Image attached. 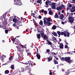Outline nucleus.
<instances>
[{
  "instance_id": "f257e3e1",
  "label": "nucleus",
  "mask_w": 75,
  "mask_h": 75,
  "mask_svg": "<svg viewBox=\"0 0 75 75\" xmlns=\"http://www.w3.org/2000/svg\"><path fill=\"white\" fill-rule=\"evenodd\" d=\"M38 32V33H39V34H38L37 35V37L38 39H40V38H41V36H40V35L41 34V37L42 38H44V39L46 40H48V36H47L46 35H44V32L41 30H39Z\"/></svg>"
},
{
  "instance_id": "f03ea898",
  "label": "nucleus",
  "mask_w": 75,
  "mask_h": 75,
  "mask_svg": "<svg viewBox=\"0 0 75 75\" xmlns=\"http://www.w3.org/2000/svg\"><path fill=\"white\" fill-rule=\"evenodd\" d=\"M44 24H46L47 26H50V25H51V23H50V21H51V18H47L46 19V20H44Z\"/></svg>"
},
{
  "instance_id": "7ed1b4c3",
  "label": "nucleus",
  "mask_w": 75,
  "mask_h": 75,
  "mask_svg": "<svg viewBox=\"0 0 75 75\" xmlns=\"http://www.w3.org/2000/svg\"><path fill=\"white\" fill-rule=\"evenodd\" d=\"M61 34L62 35H64L65 37L67 36V37H69V33L68 32H63L61 33Z\"/></svg>"
},
{
  "instance_id": "20e7f679",
  "label": "nucleus",
  "mask_w": 75,
  "mask_h": 75,
  "mask_svg": "<svg viewBox=\"0 0 75 75\" xmlns=\"http://www.w3.org/2000/svg\"><path fill=\"white\" fill-rule=\"evenodd\" d=\"M14 2H15L14 4L18 5V6H21V5H22V4H18V3H21V1L20 0H14Z\"/></svg>"
},
{
  "instance_id": "39448f33",
  "label": "nucleus",
  "mask_w": 75,
  "mask_h": 75,
  "mask_svg": "<svg viewBox=\"0 0 75 75\" xmlns=\"http://www.w3.org/2000/svg\"><path fill=\"white\" fill-rule=\"evenodd\" d=\"M56 4L55 3H52L51 4V7L52 8L54 9H56Z\"/></svg>"
},
{
  "instance_id": "423d86ee",
  "label": "nucleus",
  "mask_w": 75,
  "mask_h": 75,
  "mask_svg": "<svg viewBox=\"0 0 75 75\" xmlns=\"http://www.w3.org/2000/svg\"><path fill=\"white\" fill-rule=\"evenodd\" d=\"M69 21L70 23H73L74 20L72 17H70L69 18Z\"/></svg>"
},
{
  "instance_id": "0eeeda50",
  "label": "nucleus",
  "mask_w": 75,
  "mask_h": 75,
  "mask_svg": "<svg viewBox=\"0 0 75 75\" xmlns=\"http://www.w3.org/2000/svg\"><path fill=\"white\" fill-rule=\"evenodd\" d=\"M50 3V1H49V0H47V1L45 2V4L47 6H45L46 7H48V3Z\"/></svg>"
},
{
  "instance_id": "6e6552de",
  "label": "nucleus",
  "mask_w": 75,
  "mask_h": 75,
  "mask_svg": "<svg viewBox=\"0 0 75 75\" xmlns=\"http://www.w3.org/2000/svg\"><path fill=\"white\" fill-rule=\"evenodd\" d=\"M75 11V6H72L71 9V12L73 13Z\"/></svg>"
},
{
  "instance_id": "1a4fd4ad",
  "label": "nucleus",
  "mask_w": 75,
  "mask_h": 75,
  "mask_svg": "<svg viewBox=\"0 0 75 75\" xmlns=\"http://www.w3.org/2000/svg\"><path fill=\"white\" fill-rule=\"evenodd\" d=\"M70 57H66L65 58V61H68L70 59Z\"/></svg>"
},
{
  "instance_id": "9d476101",
  "label": "nucleus",
  "mask_w": 75,
  "mask_h": 75,
  "mask_svg": "<svg viewBox=\"0 0 75 75\" xmlns=\"http://www.w3.org/2000/svg\"><path fill=\"white\" fill-rule=\"evenodd\" d=\"M13 21L14 23H17L18 22V19L17 18H14L13 19Z\"/></svg>"
},
{
  "instance_id": "9b49d317",
  "label": "nucleus",
  "mask_w": 75,
  "mask_h": 75,
  "mask_svg": "<svg viewBox=\"0 0 75 75\" xmlns=\"http://www.w3.org/2000/svg\"><path fill=\"white\" fill-rule=\"evenodd\" d=\"M59 47L60 48L63 49V47H64V45H63V44L62 43H60V44Z\"/></svg>"
},
{
  "instance_id": "f8f14e48",
  "label": "nucleus",
  "mask_w": 75,
  "mask_h": 75,
  "mask_svg": "<svg viewBox=\"0 0 75 75\" xmlns=\"http://www.w3.org/2000/svg\"><path fill=\"white\" fill-rule=\"evenodd\" d=\"M57 10H61L62 9V7L61 6L57 7Z\"/></svg>"
},
{
  "instance_id": "ddd939ff",
  "label": "nucleus",
  "mask_w": 75,
  "mask_h": 75,
  "mask_svg": "<svg viewBox=\"0 0 75 75\" xmlns=\"http://www.w3.org/2000/svg\"><path fill=\"white\" fill-rule=\"evenodd\" d=\"M64 16L62 14H61L59 18L60 19H62L64 17Z\"/></svg>"
},
{
  "instance_id": "4468645a",
  "label": "nucleus",
  "mask_w": 75,
  "mask_h": 75,
  "mask_svg": "<svg viewBox=\"0 0 75 75\" xmlns=\"http://www.w3.org/2000/svg\"><path fill=\"white\" fill-rule=\"evenodd\" d=\"M58 53H55L54 52H52L51 54H52V55H57V54Z\"/></svg>"
},
{
  "instance_id": "2eb2a0df",
  "label": "nucleus",
  "mask_w": 75,
  "mask_h": 75,
  "mask_svg": "<svg viewBox=\"0 0 75 75\" xmlns=\"http://www.w3.org/2000/svg\"><path fill=\"white\" fill-rule=\"evenodd\" d=\"M13 59V56H11V57H10L9 58V62H10L11 61V59Z\"/></svg>"
},
{
  "instance_id": "dca6fc26",
  "label": "nucleus",
  "mask_w": 75,
  "mask_h": 75,
  "mask_svg": "<svg viewBox=\"0 0 75 75\" xmlns=\"http://www.w3.org/2000/svg\"><path fill=\"white\" fill-rule=\"evenodd\" d=\"M58 35H59L58 37H60V35H61V32L59 31H58L57 32Z\"/></svg>"
},
{
  "instance_id": "f3484780",
  "label": "nucleus",
  "mask_w": 75,
  "mask_h": 75,
  "mask_svg": "<svg viewBox=\"0 0 75 75\" xmlns=\"http://www.w3.org/2000/svg\"><path fill=\"white\" fill-rule=\"evenodd\" d=\"M48 62L50 61V60H52V57H49V58H48Z\"/></svg>"
},
{
  "instance_id": "a211bd4d",
  "label": "nucleus",
  "mask_w": 75,
  "mask_h": 75,
  "mask_svg": "<svg viewBox=\"0 0 75 75\" xmlns=\"http://www.w3.org/2000/svg\"><path fill=\"white\" fill-rule=\"evenodd\" d=\"M37 58H38V59H39L40 58V57H41V56H40V54H38L37 56Z\"/></svg>"
},
{
  "instance_id": "6ab92c4d",
  "label": "nucleus",
  "mask_w": 75,
  "mask_h": 75,
  "mask_svg": "<svg viewBox=\"0 0 75 75\" xmlns=\"http://www.w3.org/2000/svg\"><path fill=\"white\" fill-rule=\"evenodd\" d=\"M49 13L50 15H52V14H53V12L52 11H49Z\"/></svg>"
},
{
  "instance_id": "aec40b11",
  "label": "nucleus",
  "mask_w": 75,
  "mask_h": 75,
  "mask_svg": "<svg viewBox=\"0 0 75 75\" xmlns=\"http://www.w3.org/2000/svg\"><path fill=\"white\" fill-rule=\"evenodd\" d=\"M9 73V71L8 70H6L5 71V74H7Z\"/></svg>"
},
{
  "instance_id": "412c9836",
  "label": "nucleus",
  "mask_w": 75,
  "mask_h": 75,
  "mask_svg": "<svg viewBox=\"0 0 75 75\" xmlns=\"http://www.w3.org/2000/svg\"><path fill=\"white\" fill-rule=\"evenodd\" d=\"M52 34L54 36H57V33L55 32L52 33Z\"/></svg>"
},
{
  "instance_id": "4be33fe9",
  "label": "nucleus",
  "mask_w": 75,
  "mask_h": 75,
  "mask_svg": "<svg viewBox=\"0 0 75 75\" xmlns=\"http://www.w3.org/2000/svg\"><path fill=\"white\" fill-rule=\"evenodd\" d=\"M61 60L62 61H65V58L62 57L61 58Z\"/></svg>"
},
{
  "instance_id": "5701e85b",
  "label": "nucleus",
  "mask_w": 75,
  "mask_h": 75,
  "mask_svg": "<svg viewBox=\"0 0 75 75\" xmlns=\"http://www.w3.org/2000/svg\"><path fill=\"white\" fill-rule=\"evenodd\" d=\"M31 55V53H30L29 52L27 53V56H28V58H30V56Z\"/></svg>"
},
{
  "instance_id": "b1692460",
  "label": "nucleus",
  "mask_w": 75,
  "mask_h": 75,
  "mask_svg": "<svg viewBox=\"0 0 75 75\" xmlns=\"http://www.w3.org/2000/svg\"><path fill=\"white\" fill-rule=\"evenodd\" d=\"M40 25H42L43 24V23L42 22V21L40 20L39 23Z\"/></svg>"
},
{
  "instance_id": "393cba45",
  "label": "nucleus",
  "mask_w": 75,
  "mask_h": 75,
  "mask_svg": "<svg viewBox=\"0 0 75 75\" xmlns=\"http://www.w3.org/2000/svg\"><path fill=\"white\" fill-rule=\"evenodd\" d=\"M68 63H69V64H70L71 62H72V60L69 59L68 61Z\"/></svg>"
},
{
  "instance_id": "a878e982",
  "label": "nucleus",
  "mask_w": 75,
  "mask_h": 75,
  "mask_svg": "<svg viewBox=\"0 0 75 75\" xmlns=\"http://www.w3.org/2000/svg\"><path fill=\"white\" fill-rule=\"evenodd\" d=\"M56 28L57 27L53 25V26L52 27V29H53V30H55Z\"/></svg>"
},
{
  "instance_id": "bb28decb",
  "label": "nucleus",
  "mask_w": 75,
  "mask_h": 75,
  "mask_svg": "<svg viewBox=\"0 0 75 75\" xmlns=\"http://www.w3.org/2000/svg\"><path fill=\"white\" fill-rule=\"evenodd\" d=\"M41 0H37V3H40V4H41Z\"/></svg>"
},
{
  "instance_id": "cd10ccee",
  "label": "nucleus",
  "mask_w": 75,
  "mask_h": 75,
  "mask_svg": "<svg viewBox=\"0 0 75 75\" xmlns=\"http://www.w3.org/2000/svg\"><path fill=\"white\" fill-rule=\"evenodd\" d=\"M55 18H58V16L57 14H55L54 16Z\"/></svg>"
},
{
  "instance_id": "c85d7f7f",
  "label": "nucleus",
  "mask_w": 75,
  "mask_h": 75,
  "mask_svg": "<svg viewBox=\"0 0 75 75\" xmlns=\"http://www.w3.org/2000/svg\"><path fill=\"white\" fill-rule=\"evenodd\" d=\"M54 62L55 64H58V61L57 60H54Z\"/></svg>"
},
{
  "instance_id": "c756f323",
  "label": "nucleus",
  "mask_w": 75,
  "mask_h": 75,
  "mask_svg": "<svg viewBox=\"0 0 75 75\" xmlns=\"http://www.w3.org/2000/svg\"><path fill=\"white\" fill-rule=\"evenodd\" d=\"M0 18H1V19H3V18H5V17H4V16L3 15L2 16H1L0 17Z\"/></svg>"
},
{
  "instance_id": "7c9ffc66",
  "label": "nucleus",
  "mask_w": 75,
  "mask_h": 75,
  "mask_svg": "<svg viewBox=\"0 0 75 75\" xmlns=\"http://www.w3.org/2000/svg\"><path fill=\"white\" fill-rule=\"evenodd\" d=\"M14 68V66L13 65H11V68L12 69H13Z\"/></svg>"
},
{
  "instance_id": "2f4dec72",
  "label": "nucleus",
  "mask_w": 75,
  "mask_h": 75,
  "mask_svg": "<svg viewBox=\"0 0 75 75\" xmlns=\"http://www.w3.org/2000/svg\"><path fill=\"white\" fill-rule=\"evenodd\" d=\"M24 68H21V72H24Z\"/></svg>"
},
{
  "instance_id": "473e14b6",
  "label": "nucleus",
  "mask_w": 75,
  "mask_h": 75,
  "mask_svg": "<svg viewBox=\"0 0 75 75\" xmlns=\"http://www.w3.org/2000/svg\"><path fill=\"white\" fill-rule=\"evenodd\" d=\"M8 30H5V32L6 34H7L8 33Z\"/></svg>"
},
{
  "instance_id": "72a5a7b5",
  "label": "nucleus",
  "mask_w": 75,
  "mask_h": 75,
  "mask_svg": "<svg viewBox=\"0 0 75 75\" xmlns=\"http://www.w3.org/2000/svg\"><path fill=\"white\" fill-rule=\"evenodd\" d=\"M48 44L49 45H51V44H52V43L50 41H49L48 42Z\"/></svg>"
},
{
  "instance_id": "f704fd0d",
  "label": "nucleus",
  "mask_w": 75,
  "mask_h": 75,
  "mask_svg": "<svg viewBox=\"0 0 75 75\" xmlns=\"http://www.w3.org/2000/svg\"><path fill=\"white\" fill-rule=\"evenodd\" d=\"M22 63L23 64H25V65H27V64H28V63L27 62L24 63V62H22Z\"/></svg>"
},
{
  "instance_id": "c9c22d12",
  "label": "nucleus",
  "mask_w": 75,
  "mask_h": 75,
  "mask_svg": "<svg viewBox=\"0 0 75 75\" xmlns=\"http://www.w3.org/2000/svg\"><path fill=\"white\" fill-rule=\"evenodd\" d=\"M46 52H50V50L49 49H47L46 50Z\"/></svg>"
},
{
  "instance_id": "e433bc0d",
  "label": "nucleus",
  "mask_w": 75,
  "mask_h": 75,
  "mask_svg": "<svg viewBox=\"0 0 75 75\" xmlns=\"http://www.w3.org/2000/svg\"><path fill=\"white\" fill-rule=\"evenodd\" d=\"M68 46L67 45H66L65 46V48H68Z\"/></svg>"
},
{
  "instance_id": "4c0bfd02",
  "label": "nucleus",
  "mask_w": 75,
  "mask_h": 75,
  "mask_svg": "<svg viewBox=\"0 0 75 75\" xmlns=\"http://www.w3.org/2000/svg\"><path fill=\"white\" fill-rule=\"evenodd\" d=\"M44 14H47V11H45L44 12Z\"/></svg>"
},
{
  "instance_id": "58836bf2",
  "label": "nucleus",
  "mask_w": 75,
  "mask_h": 75,
  "mask_svg": "<svg viewBox=\"0 0 75 75\" xmlns=\"http://www.w3.org/2000/svg\"><path fill=\"white\" fill-rule=\"evenodd\" d=\"M69 7H72V5L71 4H70L69 5Z\"/></svg>"
},
{
  "instance_id": "ea45409f",
  "label": "nucleus",
  "mask_w": 75,
  "mask_h": 75,
  "mask_svg": "<svg viewBox=\"0 0 75 75\" xmlns=\"http://www.w3.org/2000/svg\"><path fill=\"white\" fill-rule=\"evenodd\" d=\"M15 28H17V30H18V29H19V28H18V26H16L15 27Z\"/></svg>"
},
{
  "instance_id": "a19ab883",
  "label": "nucleus",
  "mask_w": 75,
  "mask_h": 75,
  "mask_svg": "<svg viewBox=\"0 0 75 75\" xmlns=\"http://www.w3.org/2000/svg\"><path fill=\"white\" fill-rule=\"evenodd\" d=\"M73 14V13H71L70 14V15H69V16L70 17V16H72Z\"/></svg>"
},
{
  "instance_id": "79ce46f5",
  "label": "nucleus",
  "mask_w": 75,
  "mask_h": 75,
  "mask_svg": "<svg viewBox=\"0 0 75 75\" xmlns=\"http://www.w3.org/2000/svg\"><path fill=\"white\" fill-rule=\"evenodd\" d=\"M55 58L56 59H57V60H58V58L56 57V56H55Z\"/></svg>"
},
{
  "instance_id": "37998d69",
  "label": "nucleus",
  "mask_w": 75,
  "mask_h": 75,
  "mask_svg": "<svg viewBox=\"0 0 75 75\" xmlns=\"http://www.w3.org/2000/svg\"><path fill=\"white\" fill-rule=\"evenodd\" d=\"M61 14V12H60V11H59L58 12V15H60V14Z\"/></svg>"
},
{
  "instance_id": "c03bdc74",
  "label": "nucleus",
  "mask_w": 75,
  "mask_h": 75,
  "mask_svg": "<svg viewBox=\"0 0 75 75\" xmlns=\"http://www.w3.org/2000/svg\"><path fill=\"white\" fill-rule=\"evenodd\" d=\"M51 8H49L48 9V11H51Z\"/></svg>"
},
{
  "instance_id": "a18cd8bd",
  "label": "nucleus",
  "mask_w": 75,
  "mask_h": 75,
  "mask_svg": "<svg viewBox=\"0 0 75 75\" xmlns=\"http://www.w3.org/2000/svg\"><path fill=\"white\" fill-rule=\"evenodd\" d=\"M39 17L40 19H41V16H39Z\"/></svg>"
},
{
  "instance_id": "49530a36",
  "label": "nucleus",
  "mask_w": 75,
  "mask_h": 75,
  "mask_svg": "<svg viewBox=\"0 0 75 75\" xmlns=\"http://www.w3.org/2000/svg\"><path fill=\"white\" fill-rule=\"evenodd\" d=\"M69 14H70L69 13H67V14L66 16H68L69 15Z\"/></svg>"
},
{
  "instance_id": "de8ad7c7",
  "label": "nucleus",
  "mask_w": 75,
  "mask_h": 75,
  "mask_svg": "<svg viewBox=\"0 0 75 75\" xmlns=\"http://www.w3.org/2000/svg\"><path fill=\"white\" fill-rule=\"evenodd\" d=\"M21 47L23 48H24V46L23 45H21Z\"/></svg>"
},
{
  "instance_id": "09e8293b",
  "label": "nucleus",
  "mask_w": 75,
  "mask_h": 75,
  "mask_svg": "<svg viewBox=\"0 0 75 75\" xmlns=\"http://www.w3.org/2000/svg\"><path fill=\"white\" fill-rule=\"evenodd\" d=\"M13 27H15V26H16V24L13 23Z\"/></svg>"
},
{
  "instance_id": "8fccbe9b",
  "label": "nucleus",
  "mask_w": 75,
  "mask_h": 75,
  "mask_svg": "<svg viewBox=\"0 0 75 75\" xmlns=\"http://www.w3.org/2000/svg\"><path fill=\"white\" fill-rule=\"evenodd\" d=\"M18 42H19V41L18 40L17 41H16V44L18 45V44H17V43H18Z\"/></svg>"
},
{
  "instance_id": "3c124183",
  "label": "nucleus",
  "mask_w": 75,
  "mask_h": 75,
  "mask_svg": "<svg viewBox=\"0 0 75 75\" xmlns=\"http://www.w3.org/2000/svg\"><path fill=\"white\" fill-rule=\"evenodd\" d=\"M69 7H67V10H69Z\"/></svg>"
},
{
  "instance_id": "603ef678",
  "label": "nucleus",
  "mask_w": 75,
  "mask_h": 75,
  "mask_svg": "<svg viewBox=\"0 0 75 75\" xmlns=\"http://www.w3.org/2000/svg\"><path fill=\"white\" fill-rule=\"evenodd\" d=\"M42 13H44V9H42L41 10Z\"/></svg>"
},
{
  "instance_id": "864d4df0",
  "label": "nucleus",
  "mask_w": 75,
  "mask_h": 75,
  "mask_svg": "<svg viewBox=\"0 0 75 75\" xmlns=\"http://www.w3.org/2000/svg\"><path fill=\"white\" fill-rule=\"evenodd\" d=\"M31 65V66H33V64H32V63H30V65Z\"/></svg>"
},
{
  "instance_id": "5fc2aeb1",
  "label": "nucleus",
  "mask_w": 75,
  "mask_h": 75,
  "mask_svg": "<svg viewBox=\"0 0 75 75\" xmlns=\"http://www.w3.org/2000/svg\"><path fill=\"white\" fill-rule=\"evenodd\" d=\"M62 13H64V10H62Z\"/></svg>"
},
{
  "instance_id": "6e6d98bb",
  "label": "nucleus",
  "mask_w": 75,
  "mask_h": 75,
  "mask_svg": "<svg viewBox=\"0 0 75 75\" xmlns=\"http://www.w3.org/2000/svg\"><path fill=\"white\" fill-rule=\"evenodd\" d=\"M37 52L36 53L37 54H38V53H37V52H38V49H37Z\"/></svg>"
},
{
  "instance_id": "4d7b16f0",
  "label": "nucleus",
  "mask_w": 75,
  "mask_h": 75,
  "mask_svg": "<svg viewBox=\"0 0 75 75\" xmlns=\"http://www.w3.org/2000/svg\"><path fill=\"white\" fill-rule=\"evenodd\" d=\"M52 72H51L49 74H50V75H52Z\"/></svg>"
},
{
  "instance_id": "13d9d810",
  "label": "nucleus",
  "mask_w": 75,
  "mask_h": 75,
  "mask_svg": "<svg viewBox=\"0 0 75 75\" xmlns=\"http://www.w3.org/2000/svg\"><path fill=\"white\" fill-rule=\"evenodd\" d=\"M62 23L63 24H64V22H63L62 21Z\"/></svg>"
},
{
  "instance_id": "bf43d9fd",
  "label": "nucleus",
  "mask_w": 75,
  "mask_h": 75,
  "mask_svg": "<svg viewBox=\"0 0 75 75\" xmlns=\"http://www.w3.org/2000/svg\"><path fill=\"white\" fill-rule=\"evenodd\" d=\"M15 39H14V38H13V40L14 41H13V42H14V41H15Z\"/></svg>"
},
{
  "instance_id": "052dcab7",
  "label": "nucleus",
  "mask_w": 75,
  "mask_h": 75,
  "mask_svg": "<svg viewBox=\"0 0 75 75\" xmlns=\"http://www.w3.org/2000/svg\"><path fill=\"white\" fill-rule=\"evenodd\" d=\"M59 41H61V39H59Z\"/></svg>"
},
{
  "instance_id": "680f3d73",
  "label": "nucleus",
  "mask_w": 75,
  "mask_h": 75,
  "mask_svg": "<svg viewBox=\"0 0 75 75\" xmlns=\"http://www.w3.org/2000/svg\"><path fill=\"white\" fill-rule=\"evenodd\" d=\"M53 38L54 39V40H56V39H55V38Z\"/></svg>"
},
{
  "instance_id": "e2e57ef3",
  "label": "nucleus",
  "mask_w": 75,
  "mask_h": 75,
  "mask_svg": "<svg viewBox=\"0 0 75 75\" xmlns=\"http://www.w3.org/2000/svg\"><path fill=\"white\" fill-rule=\"evenodd\" d=\"M34 5H35V4H37V3H34Z\"/></svg>"
},
{
  "instance_id": "0e129e2a",
  "label": "nucleus",
  "mask_w": 75,
  "mask_h": 75,
  "mask_svg": "<svg viewBox=\"0 0 75 75\" xmlns=\"http://www.w3.org/2000/svg\"><path fill=\"white\" fill-rule=\"evenodd\" d=\"M3 59H4V58H3L1 59V60H3Z\"/></svg>"
},
{
  "instance_id": "69168bd1",
  "label": "nucleus",
  "mask_w": 75,
  "mask_h": 75,
  "mask_svg": "<svg viewBox=\"0 0 75 75\" xmlns=\"http://www.w3.org/2000/svg\"><path fill=\"white\" fill-rule=\"evenodd\" d=\"M2 42H4V40H2Z\"/></svg>"
},
{
  "instance_id": "338daca9",
  "label": "nucleus",
  "mask_w": 75,
  "mask_h": 75,
  "mask_svg": "<svg viewBox=\"0 0 75 75\" xmlns=\"http://www.w3.org/2000/svg\"><path fill=\"white\" fill-rule=\"evenodd\" d=\"M62 71H64V69H62Z\"/></svg>"
},
{
  "instance_id": "774afa93",
  "label": "nucleus",
  "mask_w": 75,
  "mask_h": 75,
  "mask_svg": "<svg viewBox=\"0 0 75 75\" xmlns=\"http://www.w3.org/2000/svg\"><path fill=\"white\" fill-rule=\"evenodd\" d=\"M74 29H75V26H74Z\"/></svg>"
}]
</instances>
